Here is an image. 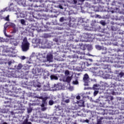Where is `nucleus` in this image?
Listing matches in <instances>:
<instances>
[{
  "mask_svg": "<svg viewBox=\"0 0 124 124\" xmlns=\"http://www.w3.org/2000/svg\"><path fill=\"white\" fill-rule=\"evenodd\" d=\"M30 43L27 38H24L21 45V49L23 52H27L30 50Z\"/></svg>",
  "mask_w": 124,
  "mask_h": 124,
  "instance_id": "f257e3e1",
  "label": "nucleus"
},
{
  "mask_svg": "<svg viewBox=\"0 0 124 124\" xmlns=\"http://www.w3.org/2000/svg\"><path fill=\"white\" fill-rule=\"evenodd\" d=\"M124 86V84L123 83V81L121 80H116V82L113 84H111V86L113 87V89H111L112 91H116L117 87H123Z\"/></svg>",
  "mask_w": 124,
  "mask_h": 124,
  "instance_id": "f03ea898",
  "label": "nucleus"
},
{
  "mask_svg": "<svg viewBox=\"0 0 124 124\" xmlns=\"http://www.w3.org/2000/svg\"><path fill=\"white\" fill-rule=\"evenodd\" d=\"M8 27H10L11 28H13L14 29H15L16 25H15V24L11 22L6 23L4 26V33H6V29H7Z\"/></svg>",
  "mask_w": 124,
  "mask_h": 124,
  "instance_id": "7ed1b4c3",
  "label": "nucleus"
},
{
  "mask_svg": "<svg viewBox=\"0 0 124 124\" xmlns=\"http://www.w3.org/2000/svg\"><path fill=\"white\" fill-rule=\"evenodd\" d=\"M111 24L112 25L111 26V31H116L119 30V28H118V24H114V22H112Z\"/></svg>",
  "mask_w": 124,
  "mask_h": 124,
  "instance_id": "20e7f679",
  "label": "nucleus"
},
{
  "mask_svg": "<svg viewBox=\"0 0 124 124\" xmlns=\"http://www.w3.org/2000/svg\"><path fill=\"white\" fill-rule=\"evenodd\" d=\"M83 80L84 83H89V77L88 74H85L84 75Z\"/></svg>",
  "mask_w": 124,
  "mask_h": 124,
  "instance_id": "39448f33",
  "label": "nucleus"
},
{
  "mask_svg": "<svg viewBox=\"0 0 124 124\" xmlns=\"http://www.w3.org/2000/svg\"><path fill=\"white\" fill-rule=\"evenodd\" d=\"M97 110H99L98 114H100V115H104V109L101 108V106L98 107Z\"/></svg>",
  "mask_w": 124,
  "mask_h": 124,
  "instance_id": "423d86ee",
  "label": "nucleus"
},
{
  "mask_svg": "<svg viewBox=\"0 0 124 124\" xmlns=\"http://www.w3.org/2000/svg\"><path fill=\"white\" fill-rule=\"evenodd\" d=\"M21 107H22V105L20 103H16L14 106V108L16 110H20L21 109Z\"/></svg>",
  "mask_w": 124,
  "mask_h": 124,
  "instance_id": "0eeeda50",
  "label": "nucleus"
},
{
  "mask_svg": "<svg viewBox=\"0 0 124 124\" xmlns=\"http://www.w3.org/2000/svg\"><path fill=\"white\" fill-rule=\"evenodd\" d=\"M87 66H89V65H88V62H82L81 63V65L80 66V67L82 68V69H85V68H86Z\"/></svg>",
  "mask_w": 124,
  "mask_h": 124,
  "instance_id": "6e6552de",
  "label": "nucleus"
},
{
  "mask_svg": "<svg viewBox=\"0 0 124 124\" xmlns=\"http://www.w3.org/2000/svg\"><path fill=\"white\" fill-rule=\"evenodd\" d=\"M46 60L47 62H52L53 60V55L48 54L46 56Z\"/></svg>",
  "mask_w": 124,
  "mask_h": 124,
  "instance_id": "1a4fd4ad",
  "label": "nucleus"
},
{
  "mask_svg": "<svg viewBox=\"0 0 124 124\" xmlns=\"http://www.w3.org/2000/svg\"><path fill=\"white\" fill-rule=\"evenodd\" d=\"M84 102L83 101V100H79L78 102V106L79 107H85V105H84Z\"/></svg>",
  "mask_w": 124,
  "mask_h": 124,
  "instance_id": "9d476101",
  "label": "nucleus"
},
{
  "mask_svg": "<svg viewBox=\"0 0 124 124\" xmlns=\"http://www.w3.org/2000/svg\"><path fill=\"white\" fill-rule=\"evenodd\" d=\"M17 3L19 5H24L26 4V1L25 0H17Z\"/></svg>",
  "mask_w": 124,
  "mask_h": 124,
  "instance_id": "9b49d317",
  "label": "nucleus"
},
{
  "mask_svg": "<svg viewBox=\"0 0 124 124\" xmlns=\"http://www.w3.org/2000/svg\"><path fill=\"white\" fill-rule=\"evenodd\" d=\"M47 105V100H46V99H44L42 101V103L41 105V107H45V106H46Z\"/></svg>",
  "mask_w": 124,
  "mask_h": 124,
  "instance_id": "f8f14e48",
  "label": "nucleus"
},
{
  "mask_svg": "<svg viewBox=\"0 0 124 124\" xmlns=\"http://www.w3.org/2000/svg\"><path fill=\"white\" fill-rule=\"evenodd\" d=\"M101 50L102 55H105V54H107V48L103 47Z\"/></svg>",
  "mask_w": 124,
  "mask_h": 124,
  "instance_id": "ddd939ff",
  "label": "nucleus"
},
{
  "mask_svg": "<svg viewBox=\"0 0 124 124\" xmlns=\"http://www.w3.org/2000/svg\"><path fill=\"white\" fill-rule=\"evenodd\" d=\"M79 45L80 48V49H81V50H86V47H87L86 45H85L82 43L79 44Z\"/></svg>",
  "mask_w": 124,
  "mask_h": 124,
  "instance_id": "4468645a",
  "label": "nucleus"
},
{
  "mask_svg": "<svg viewBox=\"0 0 124 124\" xmlns=\"http://www.w3.org/2000/svg\"><path fill=\"white\" fill-rule=\"evenodd\" d=\"M64 102H65V103H69V102H70V100H69V99L65 100H62L61 103L62 105H64Z\"/></svg>",
  "mask_w": 124,
  "mask_h": 124,
  "instance_id": "2eb2a0df",
  "label": "nucleus"
},
{
  "mask_svg": "<svg viewBox=\"0 0 124 124\" xmlns=\"http://www.w3.org/2000/svg\"><path fill=\"white\" fill-rule=\"evenodd\" d=\"M50 79L51 80H58L59 78L57 76H55L54 75H52L50 76Z\"/></svg>",
  "mask_w": 124,
  "mask_h": 124,
  "instance_id": "dca6fc26",
  "label": "nucleus"
},
{
  "mask_svg": "<svg viewBox=\"0 0 124 124\" xmlns=\"http://www.w3.org/2000/svg\"><path fill=\"white\" fill-rule=\"evenodd\" d=\"M95 48L97 50H102V48H103V46H99L98 45H95Z\"/></svg>",
  "mask_w": 124,
  "mask_h": 124,
  "instance_id": "f3484780",
  "label": "nucleus"
},
{
  "mask_svg": "<svg viewBox=\"0 0 124 124\" xmlns=\"http://www.w3.org/2000/svg\"><path fill=\"white\" fill-rule=\"evenodd\" d=\"M72 79V78H71V77H67L66 78V81L67 82V83H70Z\"/></svg>",
  "mask_w": 124,
  "mask_h": 124,
  "instance_id": "a211bd4d",
  "label": "nucleus"
},
{
  "mask_svg": "<svg viewBox=\"0 0 124 124\" xmlns=\"http://www.w3.org/2000/svg\"><path fill=\"white\" fill-rule=\"evenodd\" d=\"M9 52H10V53H15V48H14V47H11V48H10V49H9Z\"/></svg>",
  "mask_w": 124,
  "mask_h": 124,
  "instance_id": "6ab92c4d",
  "label": "nucleus"
},
{
  "mask_svg": "<svg viewBox=\"0 0 124 124\" xmlns=\"http://www.w3.org/2000/svg\"><path fill=\"white\" fill-rule=\"evenodd\" d=\"M22 67H23V65H22V64L21 63H19L17 65V69H18V70H20V69H21Z\"/></svg>",
  "mask_w": 124,
  "mask_h": 124,
  "instance_id": "aec40b11",
  "label": "nucleus"
},
{
  "mask_svg": "<svg viewBox=\"0 0 124 124\" xmlns=\"http://www.w3.org/2000/svg\"><path fill=\"white\" fill-rule=\"evenodd\" d=\"M98 87V85H97V84H94L93 85V90H97Z\"/></svg>",
  "mask_w": 124,
  "mask_h": 124,
  "instance_id": "412c9836",
  "label": "nucleus"
},
{
  "mask_svg": "<svg viewBox=\"0 0 124 124\" xmlns=\"http://www.w3.org/2000/svg\"><path fill=\"white\" fill-rule=\"evenodd\" d=\"M124 76V73L121 72L119 74L118 77H120V78H122V77H123Z\"/></svg>",
  "mask_w": 124,
  "mask_h": 124,
  "instance_id": "4be33fe9",
  "label": "nucleus"
},
{
  "mask_svg": "<svg viewBox=\"0 0 124 124\" xmlns=\"http://www.w3.org/2000/svg\"><path fill=\"white\" fill-rule=\"evenodd\" d=\"M101 120H103V117H101L100 119H98L97 124H101Z\"/></svg>",
  "mask_w": 124,
  "mask_h": 124,
  "instance_id": "5701e85b",
  "label": "nucleus"
},
{
  "mask_svg": "<svg viewBox=\"0 0 124 124\" xmlns=\"http://www.w3.org/2000/svg\"><path fill=\"white\" fill-rule=\"evenodd\" d=\"M20 23L22 25H26V21H25V19H21Z\"/></svg>",
  "mask_w": 124,
  "mask_h": 124,
  "instance_id": "b1692460",
  "label": "nucleus"
},
{
  "mask_svg": "<svg viewBox=\"0 0 124 124\" xmlns=\"http://www.w3.org/2000/svg\"><path fill=\"white\" fill-rule=\"evenodd\" d=\"M48 104L49 105H50V106L53 105V104H54V101H53L52 100H49L48 102Z\"/></svg>",
  "mask_w": 124,
  "mask_h": 124,
  "instance_id": "393cba45",
  "label": "nucleus"
},
{
  "mask_svg": "<svg viewBox=\"0 0 124 124\" xmlns=\"http://www.w3.org/2000/svg\"><path fill=\"white\" fill-rule=\"evenodd\" d=\"M27 112L28 113H31V112H32V108H28L27 109Z\"/></svg>",
  "mask_w": 124,
  "mask_h": 124,
  "instance_id": "a878e982",
  "label": "nucleus"
},
{
  "mask_svg": "<svg viewBox=\"0 0 124 124\" xmlns=\"http://www.w3.org/2000/svg\"><path fill=\"white\" fill-rule=\"evenodd\" d=\"M100 23L101 25H102V26H105V25H106V23H105V21L103 20L100 21Z\"/></svg>",
  "mask_w": 124,
  "mask_h": 124,
  "instance_id": "bb28decb",
  "label": "nucleus"
},
{
  "mask_svg": "<svg viewBox=\"0 0 124 124\" xmlns=\"http://www.w3.org/2000/svg\"><path fill=\"white\" fill-rule=\"evenodd\" d=\"M71 62L72 64H77V60H73Z\"/></svg>",
  "mask_w": 124,
  "mask_h": 124,
  "instance_id": "cd10ccee",
  "label": "nucleus"
},
{
  "mask_svg": "<svg viewBox=\"0 0 124 124\" xmlns=\"http://www.w3.org/2000/svg\"><path fill=\"white\" fill-rule=\"evenodd\" d=\"M104 115H108L109 114V111H108V109H104Z\"/></svg>",
  "mask_w": 124,
  "mask_h": 124,
  "instance_id": "c85d7f7f",
  "label": "nucleus"
},
{
  "mask_svg": "<svg viewBox=\"0 0 124 124\" xmlns=\"http://www.w3.org/2000/svg\"><path fill=\"white\" fill-rule=\"evenodd\" d=\"M85 6H86V7H88L89 8H91V4H90L88 2H86Z\"/></svg>",
  "mask_w": 124,
  "mask_h": 124,
  "instance_id": "c756f323",
  "label": "nucleus"
},
{
  "mask_svg": "<svg viewBox=\"0 0 124 124\" xmlns=\"http://www.w3.org/2000/svg\"><path fill=\"white\" fill-rule=\"evenodd\" d=\"M38 73H40L41 72H43V69L42 68H38Z\"/></svg>",
  "mask_w": 124,
  "mask_h": 124,
  "instance_id": "7c9ffc66",
  "label": "nucleus"
},
{
  "mask_svg": "<svg viewBox=\"0 0 124 124\" xmlns=\"http://www.w3.org/2000/svg\"><path fill=\"white\" fill-rule=\"evenodd\" d=\"M73 83L74 85H78V84H79V82L77 80H76L75 81H73Z\"/></svg>",
  "mask_w": 124,
  "mask_h": 124,
  "instance_id": "2f4dec72",
  "label": "nucleus"
},
{
  "mask_svg": "<svg viewBox=\"0 0 124 124\" xmlns=\"http://www.w3.org/2000/svg\"><path fill=\"white\" fill-rule=\"evenodd\" d=\"M41 111H46V110H47V107H42L41 109Z\"/></svg>",
  "mask_w": 124,
  "mask_h": 124,
  "instance_id": "473e14b6",
  "label": "nucleus"
},
{
  "mask_svg": "<svg viewBox=\"0 0 124 124\" xmlns=\"http://www.w3.org/2000/svg\"><path fill=\"white\" fill-rule=\"evenodd\" d=\"M39 98H40V99H42V101H43L44 99H46V100H47V99H48V98L47 97H43L42 96H41V97H40Z\"/></svg>",
  "mask_w": 124,
  "mask_h": 124,
  "instance_id": "72a5a7b5",
  "label": "nucleus"
},
{
  "mask_svg": "<svg viewBox=\"0 0 124 124\" xmlns=\"http://www.w3.org/2000/svg\"><path fill=\"white\" fill-rule=\"evenodd\" d=\"M84 29L85 31H90V27L89 26H85Z\"/></svg>",
  "mask_w": 124,
  "mask_h": 124,
  "instance_id": "f704fd0d",
  "label": "nucleus"
},
{
  "mask_svg": "<svg viewBox=\"0 0 124 124\" xmlns=\"http://www.w3.org/2000/svg\"><path fill=\"white\" fill-rule=\"evenodd\" d=\"M5 11H6V8H4L3 10H1L0 11V13H2V12H5ZM1 16L0 15V18H1Z\"/></svg>",
  "mask_w": 124,
  "mask_h": 124,
  "instance_id": "c9c22d12",
  "label": "nucleus"
},
{
  "mask_svg": "<svg viewBox=\"0 0 124 124\" xmlns=\"http://www.w3.org/2000/svg\"><path fill=\"white\" fill-rule=\"evenodd\" d=\"M69 74H70L69 71H68V70H67L65 71V75H69Z\"/></svg>",
  "mask_w": 124,
  "mask_h": 124,
  "instance_id": "e433bc0d",
  "label": "nucleus"
},
{
  "mask_svg": "<svg viewBox=\"0 0 124 124\" xmlns=\"http://www.w3.org/2000/svg\"><path fill=\"white\" fill-rule=\"evenodd\" d=\"M18 44V42H16V41H14V45L15 46H17Z\"/></svg>",
  "mask_w": 124,
  "mask_h": 124,
  "instance_id": "4c0bfd02",
  "label": "nucleus"
},
{
  "mask_svg": "<svg viewBox=\"0 0 124 124\" xmlns=\"http://www.w3.org/2000/svg\"><path fill=\"white\" fill-rule=\"evenodd\" d=\"M97 93H98V91H95L93 93V95L94 96H95Z\"/></svg>",
  "mask_w": 124,
  "mask_h": 124,
  "instance_id": "58836bf2",
  "label": "nucleus"
},
{
  "mask_svg": "<svg viewBox=\"0 0 124 124\" xmlns=\"http://www.w3.org/2000/svg\"><path fill=\"white\" fill-rule=\"evenodd\" d=\"M57 7H58V8H60V9H63V7H62V5L61 4L57 6Z\"/></svg>",
  "mask_w": 124,
  "mask_h": 124,
  "instance_id": "ea45409f",
  "label": "nucleus"
},
{
  "mask_svg": "<svg viewBox=\"0 0 124 124\" xmlns=\"http://www.w3.org/2000/svg\"><path fill=\"white\" fill-rule=\"evenodd\" d=\"M60 21V22H63V21H64V18L63 17H61Z\"/></svg>",
  "mask_w": 124,
  "mask_h": 124,
  "instance_id": "a19ab883",
  "label": "nucleus"
},
{
  "mask_svg": "<svg viewBox=\"0 0 124 124\" xmlns=\"http://www.w3.org/2000/svg\"><path fill=\"white\" fill-rule=\"evenodd\" d=\"M72 3H74V4H76L77 3V0H73Z\"/></svg>",
  "mask_w": 124,
  "mask_h": 124,
  "instance_id": "79ce46f5",
  "label": "nucleus"
},
{
  "mask_svg": "<svg viewBox=\"0 0 124 124\" xmlns=\"http://www.w3.org/2000/svg\"><path fill=\"white\" fill-rule=\"evenodd\" d=\"M76 98H77L78 100H79V99H80L81 97L80 96V95H78V96H76Z\"/></svg>",
  "mask_w": 124,
  "mask_h": 124,
  "instance_id": "37998d69",
  "label": "nucleus"
},
{
  "mask_svg": "<svg viewBox=\"0 0 124 124\" xmlns=\"http://www.w3.org/2000/svg\"><path fill=\"white\" fill-rule=\"evenodd\" d=\"M4 103H5V104H7L8 103H11V102L10 101H5Z\"/></svg>",
  "mask_w": 124,
  "mask_h": 124,
  "instance_id": "c03bdc74",
  "label": "nucleus"
},
{
  "mask_svg": "<svg viewBox=\"0 0 124 124\" xmlns=\"http://www.w3.org/2000/svg\"><path fill=\"white\" fill-rule=\"evenodd\" d=\"M21 59H22V60H26V57L25 56H21Z\"/></svg>",
  "mask_w": 124,
  "mask_h": 124,
  "instance_id": "a18cd8bd",
  "label": "nucleus"
},
{
  "mask_svg": "<svg viewBox=\"0 0 124 124\" xmlns=\"http://www.w3.org/2000/svg\"><path fill=\"white\" fill-rule=\"evenodd\" d=\"M84 122H85V123H87V124H89L90 121L89 120V119H86V120H85L84 121Z\"/></svg>",
  "mask_w": 124,
  "mask_h": 124,
  "instance_id": "49530a36",
  "label": "nucleus"
},
{
  "mask_svg": "<svg viewBox=\"0 0 124 124\" xmlns=\"http://www.w3.org/2000/svg\"><path fill=\"white\" fill-rule=\"evenodd\" d=\"M112 5H116V1L114 0L112 2Z\"/></svg>",
  "mask_w": 124,
  "mask_h": 124,
  "instance_id": "de8ad7c7",
  "label": "nucleus"
},
{
  "mask_svg": "<svg viewBox=\"0 0 124 124\" xmlns=\"http://www.w3.org/2000/svg\"><path fill=\"white\" fill-rule=\"evenodd\" d=\"M6 21H9V16H7L5 18Z\"/></svg>",
  "mask_w": 124,
  "mask_h": 124,
  "instance_id": "09e8293b",
  "label": "nucleus"
},
{
  "mask_svg": "<svg viewBox=\"0 0 124 124\" xmlns=\"http://www.w3.org/2000/svg\"><path fill=\"white\" fill-rule=\"evenodd\" d=\"M12 63V62L10 61L8 62V65H11Z\"/></svg>",
  "mask_w": 124,
  "mask_h": 124,
  "instance_id": "8fccbe9b",
  "label": "nucleus"
},
{
  "mask_svg": "<svg viewBox=\"0 0 124 124\" xmlns=\"http://www.w3.org/2000/svg\"><path fill=\"white\" fill-rule=\"evenodd\" d=\"M99 17H100V16H99V15H95V18H99Z\"/></svg>",
  "mask_w": 124,
  "mask_h": 124,
  "instance_id": "3c124183",
  "label": "nucleus"
},
{
  "mask_svg": "<svg viewBox=\"0 0 124 124\" xmlns=\"http://www.w3.org/2000/svg\"><path fill=\"white\" fill-rule=\"evenodd\" d=\"M78 1H80V2H84L85 0H77Z\"/></svg>",
  "mask_w": 124,
  "mask_h": 124,
  "instance_id": "603ef678",
  "label": "nucleus"
},
{
  "mask_svg": "<svg viewBox=\"0 0 124 124\" xmlns=\"http://www.w3.org/2000/svg\"><path fill=\"white\" fill-rule=\"evenodd\" d=\"M95 73L98 74V73H100V70H98V72H95Z\"/></svg>",
  "mask_w": 124,
  "mask_h": 124,
  "instance_id": "864d4df0",
  "label": "nucleus"
},
{
  "mask_svg": "<svg viewBox=\"0 0 124 124\" xmlns=\"http://www.w3.org/2000/svg\"><path fill=\"white\" fill-rule=\"evenodd\" d=\"M117 52H122V50L120 49H117Z\"/></svg>",
  "mask_w": 124,
  "mask_h": 124,
  "instance_id": "5fc2aeb1",
  "label": "nucleus"
},
{
  "mask_svg": "<svg viewBox=\"0 0 124 124\" xmlns=\"http://www.w3.org/2000/svg\"><path fill=\"white\" fill-rule=\"evenodd\" d=\"M122 47H124V43H123L121 45Z\"/></svg>",
  "mask_w": 124,
  "mask_h": 124,
  "instance_id": "6e6d98bb",
  "label": "nucleus"
},
{
  "mask_svg": "<svg viewBox=\"0 0 124 124\" xmlns=\"http://www.w3.org/2000/svg\"><path fill=\"white\" fill-rule=\"evenodd\" d=\"M80 54L81 55H85V52H81Z\"/></svg>",
  "mask_w": 124,
  "mask_h": 124,
  "instance_id": "4d7b16f0",
  "label": "nucleus"
},
{
  "mask_svg": "<svg viewBox=\"0 0 124 124\" xmlns=\"http://www.w3.org/2000/svg\"><path fill=\"white\" fill-rule=\"evenodd\" d=\"M105 45H109V43H105Z\"/></svg>",
  "mask_w": 124,
  "mask_h": 124,
  "instance_id": "13d9d810",
  "label": "nucleus"
},
{
  "mask_svg": "<svg viewBox=\"0 0 124 124\" xmlns=\"http://www.w3.org/2000/svg\"><path fill=\"white\" fill-rule=\"evenodd\" d=\"M27 124H31V122H27Z\"/></svg>",
  "mask_w": 124,
  "mask_h": 124,
  "instance_id": "bf43d9fd",
  "label": "nucleus"
},
{
  "mask_svg": "<svg viewBox=\"0 0 124 124\" xmlns=\"http://www.w3.org/2000/svg\"><path fill=\"white\" fill-rule=\"evenodd\" d=\"M2 124H7V123L6 122H4Z\"/></svg>",
  "mask_w": 124,
  "mask_h": 124,
  "instance_id": "052dcab7",
  "label": "nucleus"
},
{
  "mask_svg": "<svg viewBox=\"0 0 124 124\" xmlns=\"http://www.w3.org/2000/svg\"><path fill=\"white\" fill-rule=\"evenodd\" d=\"M35 7H38V6L36 5L35 6Z\"/></svg>",
  "mask_w": 124,
  "mask_h": 124,
  "instance_id": "680f3d73",
  "label": "nucleus"
},
{
  "mask_svg": "<svg viewBox=\"0 0 124 124\" xmlns=\"http://www.w3.org/2000/svg\"><path fill=\"white\" fill-rule=\"evenodd\" d=\"M84 35L85 36H86V35L88 36V35H87V34H84Z\"/></svg>",
  "mask_w": 124,
  "mask_h": 124,
  "instance_id": "e2e57ef3",
  "label": "nucleus"
},
{
  "mask_svg": "<svg viewBox=\"0 0 124 124\" xmlns=\"http://www.w3.org/2000/svg\"><path fill=\"white\" fill-rule=\"evenodd\" d=\"M88 36H87V37H85V38H88Z\"/></svg>",
  "mask_w": 124,
  "mask_h": 124,
  "instance_id": "0e129e2a",
  "label": "nucleus"
},
{
  "mask_svg": "<svg viewBox=\"0 0 124 124\" xmlns=\"http://www.w3.org/2000/svg\"><path fill=\"white\" fill-rule=\"evenodd\" d=\"M53 17H57V16H54Z\"/></svg>",
  "mask_w": 124,
  "mask_h": 124,
  "instance_id": "69168bd1",
  "label": "nucleus"
},
{
  "mask_svg": "<svg viewBox=\"0 0 124 124\" xmlns=\"http://www.w3.org/2000/svg\"><path fill=\"white\" fill-rule=\"evenodd\" d=\"M37 11H40V10H37Z\"/></svg>",
  "mask_w": 124,
  "mask_h": 124,
  "instance_id": "338daca9",
  "label": "nucleus"
},
{
  "mask_svg": "<svg viewBox=\"0 0 124 124\" xmlns=\"http://www.w3.org/2000/svg\"><path fill=\"white\" fill-rule=\"evenodd\" d=\"M112 56H114V54H113Z\"/></svg>",
  "mask_w": 124,
  "mask_h": 124,
  "instance_id": "774afa93",
  "label": "nucleus"
}]
</instances>
